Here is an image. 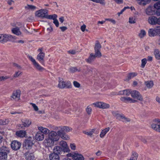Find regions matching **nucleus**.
<instances>
[{"label": "nucleus", "mask_w": 160, "mask_h": 160, "mask_svg": "<svg viewBox=\"0 0 160 160\" xmlns=\"http://www.w3.org/2000/svg\"><path fill=\"white\" fill-rule=\"evenodd\" d=\"M9 152L8 148L6 147L1 148L0 151V159L1 160H6L7 155Z\"/></svg>", "instance_id": "f257e3e1"}, {"label": "nucleus", "mask_w": 160, "mask_h": 160, "mask_svg": "<svg viewBox=\"0 0 160 160\" xmlns=\"http://www.w3.org/2000/svg\"><path fill=\"white\" fill-rule=\"evenodd\" d=\"M48 10L46 9H41L35 12V15L38 17L46 18L48 14Z\"/></svg>", "instance_id": "f03ea898"}, {"label": "nucleus", "mask_w": 160, "mask_h": 160, "mask_svg": "<svg viewBox=\"0 0 160 160\" xmlns=\"http://www.w3.org/2000/svg\"><path fill=\"white\" fill-rule=\"evenodd\" d=\"M28 57L32 62L34 67L36 69L40 71H42L44 70V68L41 67L37 62L35 59H34L31 56L28 55Z\"/></svg>", "instance_id": "7ed1b4c3"}, {"label": "nucleus", "mask_w": 160, "mask_h": 160, "mask_svg": "<svg viewBox=\"0 0 160 160\" xmlns=\"http://www.w3.org/2000/svg\"><path fill=\"white\" fill-rule=\"evenodd\" d=\"M33 138L30 137L25 140L24 146L26 149H30L33 144Z\"/></svg>", "instance_id": "20e7f679"}, {"label": "nucleus", "mask_w": 160, "mask_h": 160, "mask_svg": "<svg viewBox=\"0 0 160 160\" xmlns=\"http://www.w3.org/2000/svg\"><path fill=\"white\" fill-rule=\"evenodd\" d=\"M58 87L61 88H69L71 86V83L70 81H62L59 80L58 84Z\"/></svg>", "instance_id": "39448f33"}, {"label": "nucleus", "mask_w": 160, "mask_h": 160, "mask_svg": "<svg viewBox=\"0 0 160 160\" xmlns=\"http://www.w3.org/2000/svg\"><path fill=\"white\" fill-rule=\"evenodd\" d=\"M131 96L133 98H136L138 100L142 101V98L139 92L137 91L133 90L131 91Z\"/></svg>", "instance_id": "423d86ee"}, {"label": "nucleus", "mask_w": 160, "mask_h": 160, "mask_svg": "<svg viewBox=\"0 0 160 160\" xmlns=\"http://www.w3.org/2000/svg\"><path fill=\"white\" fill-rule=\"evenodd\" d=\"M11 147L13 150H17L20 148L21 143L17 141H13L11 144Z\"/></svg>", "instance_id": "0eeeda50"}, {"label": "nucleus", "mask_w": 160, "mask_h": 160, "mask_svg": "<svg viewBox=\"0 0 160 160\" xmlns=\"http://www.w3.org/2000/svg\"><path fill=\"white\" fill-rule=\"evenodd\" d=\"M112 114L114 116L116 117L117 119H120L119 118H120L123 120L124 122H129L130 121V119L125 117L123 115L119 114L117 112H113Z\"/></svg>", "instance_id": "6e6552de"}, {"label": "nucleus", "mask_w": 160, "mask_h": 160, "mask_svg": "<svg viewBox=\"0 0 160 160\" xmlns=\"http://www.w3.org/2000/svg\"><path fill=\"white\" fill-rule=\"evenodd\" d=\"M5 42L8 41L15 42L17 39V37L15 36H12L10 34H5Z\"/></svg>", "instance_id": "1a4fd4ad"}, {"label": "nucleus", "mask_w": 160, "mask_h": 160, "mask_svg": "<svg viewBox=\"0 0 160 160\" xmlns=\"http://www.w3.org/2000/svg\"><path fill=\"white\" fill-rule=\"evenodd\" d=\"M54 142V141L48 137L44 140L43 144L46 147H51L53 146Z\"/></svg>", "instance_id": "9d476101"}, {"label": "nucleus", "mask_w": 160, "mask_h": 160, "mask_svg": "<svg viewBox=\"0 0 160 160\" xmlns=\"http://www.w3.org/2000/svg\"><path fill=\"white\" fill-rule=\"evenodd\" d=\"M48 137L54 141H58L59 139L57 132L54 131H51L49 134Z\"/></svg>", "instance_id": "9b49d317"}, {"label": "nucleus", "mask_w": 160, "mask_h": 160, "mask_svg": "<svg viewBox=\"0 0 160 160\" xmlns=\"http://www.w3.org/2000/svg\"><path fill=\"white\" fill-rule=\"evenodd\" d=\"M157 123H153L151 125V128L154 130L160 132V119L157 120Z\"/></svg>", "instance_id": "f8f14e48"}, {"label": "nucleus", "mask_w": 160, "mask_h": 160, "mask_svg": "<svg viewBox=\"0 0 160 160\" xmlns=\"http://www.w3.org/2000/svg\"><path fill=\"white\" fill-rule=\"evenodd\" d=\"M24 155L25 159L26 160H33L35 158L33 154L30 152H26Z\"/></svg>", "instance_id": "ddd939ff"}, {"label": "nucleus", "mask_w": 160, "mask_h": 160, "mask_svg": "<svg viewBox=\"0 0 160 160\" xmlns=\"http://www.w3.org/2000/svg\"><path fill=\"white\" fill-rule=\"evenodd\" d=\"M35 138L38 141L42 140L44 138V135L41 132H38L36 134L35 136Z\"/></svg>", "instance_id": "4468645a"}, {"label": "nucleus", "mask_w": 160, "mask_h": 160, "mask_svg": "<svg viewBox=\"0 0 160 160\" xmlns=\"http://www.w3.org/2000/svg\"><path fill=\"white\" fill-rule=\"evenodd\" d=\"M20 92L19 90L14 91L12 93V97L13 99L18 100L20 99Z\"/></svg>", "instance_id": "2eb2a0df"}, {"label": "nucleus", "mask_w": 160, "mask_h": 160, "mask_svg": "<svg viewBox=\"0 0 160 160\" xmlns=\"http://www.w3.org/2000/svg\"><path fill=\"white\" fill-rule=\"evenodd\" d=\"M16 135L17 136L20 138L25 137L27 136L26 131L23 130L17 131L16 133Z\"/></svg>", "instance_id": "dca6fc26"}, {"label": "nucleus", "mask_w": 160, "mask_h": 160, "mask_svg": "<svg viewBox=\"0 0 160 160\" xmlns=\"http://www.w3.org/2000/svg\"><path fill=\"white\" fill-rule=\"evenodd\" d=\"M154 8L157 10L156 15L158 16H160V1L156 2L154 6Z\"/></svg>", "instance_id": "f3484780"}, {"label": "nucleus", "mask_w": 160, "mask_h": 160, "mask_svg": "<svg viewBox=\"0 0 160 160\" xmlns=\"http://www.w3.org/2000/svg\"><path fill=\"white\" fill-rule=\"evenodd\" d=\"M62 152V149L61 147L59 146H56L53 149V153L59 155V154L61 153Z\"/></svg>", "instance_id": "a211bd4d"}, {"label": "nucleus", "mask_w": 160, "mask_h": 160, "mask_svg": "<svg viewBox=\"0 0 160 160\" xmlns=\"http://www.w3.org/2000/svg\"><path fill=\"white\" fill-rule=\"evenodd\" d=\"M44 56L45 54L43 52H40L37 56V59L42 64L43 63V61Z\"/></svg>", "instance_id": "6ab92c4d"}, {"label": "nucleus", "mask_w": 160, "mask_h": 160, "mask_svg": "<svg viewBox=\"0 0 160 160\" xmlns=\"http://www.w3.org/2000/svg\"><path fill=\"white\" fill-rule=\"evenodd\" d=\"M73 156V159L74 160H84V159L82 154L78 153H74Z\"/></svg>", "instance_id": "aec40b11"}, {"label": "nucleus", "mask_w": 160, "mask_h": 160, "mask_svg": "<svg viewBox=\"0 0 160 160\" xmlns=\"http://www.w3.org/2000/svg\"><path fill=\"white\" fill-rule=\"evenodd\" d=\"M121 100L125 102H136V100H133L129 97H122L121 98Z\"/></svg>", "instance_id": "412c9836"}, {"label": "nucleus", "mask_w": 160, "mask_h": 160, "mask_svg": "<svg viewBox=\"0 0 160 160\" xmlns=\"http://www.w3.org/2000/svg\"><path fill=\"white\" fill-rule=\"evenodd\" d=\"M153 8L151 6H149L146 10L145 12L147 14L151 15L154 13V11Z\"/></svg>", "instance_id": "4be33fe9"}, {"label": "nucleus", "mask_w": 160, "mask_h": 160, "mask_svg": "<svg viewBox=\"0 0 160 160\" xmlns=\"http://www.w3.org/2000/svg\"><path fill=\"white\" fill-rule=\"evenodd\" d=\"M49 158L50 160H59L60 158L59 155L55 153H52L49 155Z\"/></svg>", "instance_id": "5701e85b"}, {"label": "nucleus", "mask_w": 160, "mask_h": 160, "mask_svg": "<svg viewBox=\"0 0 160 160\" xmlns=\"http://www.w3.org/2000/svg\"><path fill=\"white\" fill-rule=\"evenodd\" d=\"M22 125L24 127H28L31 123V121L28 119H25L22 121Z\"/></svg>", "instance_id": "b1692460"}, {"label": "nucleus", "mask_w": 160, "mask_h": 160, "mask_svg": "<svg viewBox=\"0 0 160 160\" xmlns=\"http://www.w3.org/2000/svg\"><path fill=\"white\" fill-rule=\"evenodd\" d=\"M12 32L14 34L19 36L22 34L19 28L18 27L13 28L12 29Z\"/></svg>", "instance_id": "393cba45"}, {"label": "nucleus", "mask_w": 160, "mask_h": 160, "mask_svg": "<svg viewBox=\"0 0 160 160\" xmlns=\"http://www.w3.org/2000/svg\"><path fill=\"white\" fill-rule=\"evenodd\" d=\"M96 58L94 55L93 53H91L90 54V56L88 58L86 59V60L87 62L90 63L94 60Z\"/></svg>", "instance_id": "a878e982"}, {"label": "nucleus", "mask_w": 160, "mask_h": 160, "mask_svg": "<svg viewBox=\"0 0 160 160\" xmlns=\"http://www.w3.org/2000/svg\"><path fill=\"white\" fill-rule=\"evenodd\" d=\"M38 129L40 131L39 132H41L44 134H47L49 132V130L47 128H43L42 127H38Z\"/></svg>", "instance_id": "bb28decb"}, {"label": "nucleus", "mask_w": 160, "mask_h": 160, "mask_svg": "<svg viewBox=\"0 0 160 160\" xmlns=\"http://www.w3.org/2000/svg\"><path fill=\"white\" fill-rule=\"evenodd\" d=\"M148 34L150 37H154L157 35L155 28H150L148 31Z\"/></svg>", "instance_id": "cd10ccee"}, {"label": "nucleus", "mask_w": 160, "mask_h": 160, "mask_svg": "<svg viewBox=\"0 0 160 160\" xmlns=\"http://www.w3.org/2000/svg\"><path fill=\"white\" fill-rule=\"evenodd\" d=\"M131 91L130 90H125L120 91L119 94L121 95L128 96L131 94Z\"/></svg>", "instance_id": "c85d7f7f"}, {"label": "nucleus", "mask_w": 160, "mask_h": 160, "mask_svg": "<svg viewBox=\"0 0 160 160\" xmlns=\"http://www.w3.org/2000/svg\"><path fill=\"white\" fill-rule=\"evenodd\" d=\"M109 130L110 128L108 127L102 130L100 135V137L101 138L104 137L106 134L109 131Z\"/></svg>", "instance_id": "c756f323"}, {"label": "nucleus", "mask_w": 160, "mask_h": 160, "mask_svg": "<svg viewBox=\"0 0 160 160\" xmlns=\"http://www.w3.org/2000/svg\"><path fill=\"white\" fill-rule=\"evenodd\" d=\"M145 84L146 87L148 88H151L153 86L154 84L152 81H148L145 82Z\"/></svg>", "instance_id": "7c9ffc66"}, {"label": "nucleus", "mask_w": 160, "mask_h": 160, "mask_svg": "<svg viewBox=\"0 0 160 160\" xmlns=\"http://www.w3.org/2000/svg\"><path fill=\"white\" fill-rule=\"evenodd\" d=\"M25 9L27 10H31L32 11H34L36 9V7L32 5L28 4L25 7Z\"/></svg>", "instance_id": "2f4dec72"}, {"label": "nucleus", "mask_w": 160, "mask_h": 160, "mask_svg": "<svg viewBox=\"0 0 160 160\" xmlns=\"http://www.w3.org/2000/svg\"><path fill=\"white\" fill-rule=\"evenodd\" d=\"M101 48V45L99 42L98 41H97L95 45L94 50H100Z\"/></svg>", "instance_id": "473e14b6"}, {"label": "nucleus", "mask_w": 160, "mask_h": 160, "mask_svg": "<svg viewBox=\"0 0 160 160\" xmlns=\"http://www.w3.org/2000/svg\"><path fill=\"white\" fill-rule=\"evenodd\" d=\"M57 17V16L55 14L50 15H48V14H47L46 18L49 19H52L54 20L56 19Z\"/></svg>", "instance_id": "72a5a7b5"}, {"label": "nucleus", "mask_w": 160, "mask_h": 160, "mask_svg": "<svg viewBox=\"0 0 160 160\" xmlns=\"http://www.w3.org/2000/svg\"><path fill=\"white\" fill-rule=\"evenodd\" d=\"M154 54L157 59H160V51L158 50H155L154 51Z\"/></svg>", "instance_id": "f704fd0d"}, {"label": "nucleus", "mask_w": 160, "mask_h": 160, "mask_svg": "<svg viewBox=\"0 0 160 160\" xmlns=\"http://www.w3.org/2000/svg\"><path fill=\"white\" fill-rule=\"evenodd\" d=\"M138 156V154L134 152H133L132 155L130 160H137Z\"/></svg>", "instance_id": "c9c22d12"}, {"label": "nucleus", "mask_w": 160, "mask_h": 160, "mask_svg": "<svg viewBox=\"0 0 160 160\" xmlns=\"http://www.w3.org/2000/svg\"><path fill=\"white\" fill-rule=\"evenodd\" d=\"M137 75V74L135 72H132L129 73L128 76V80H129L131 79L132 78L136 76Z\"/></svg>", "instance_id": "e433bc0d"}, {"label": "nucleus", "mask_w": 160, "mask_h": 160, "mask_svg": "<svg viewBox=\"0 0 160 160\" xmlns=\"http://www.w3.org/2000/svg\"><path fill=\"white\" fill-rule=\"evenodd\" d=\"M62 130L64 132H68L72 130V128L67 126H64L62 128Z\"/></svg>", "instance_id": "4c0bfd02"}, {"label": "nucleus", "mask_w": 160, "mask_h": 160, "mask_svg": "<svg viewBox=\"0 0 160 160\" xmlns=\"http://www.w3.org/2000/svg\"><path fill=\"white\" fill-rule=\"evenodd\" d=\"M95 54L94 55L96 58H100L102 56V54L100 50H94Z\"/></svg>", "instance_id": "58836bf2"}, {"label": "nucleus", "mask_w": 160, "mask_h": 160, "mask_svg": "<svg viewBox=\"0 0 160 160\" xmlns=\"http://www.w3.org/2000/svg\"><path fill=\"white\" fill-rule=\"evenodd\" d=\"M9 120L8 119H0V125H4L8 124V123Z\"/></svg>", "instance_id": "ea45409f"}, {"label": "nucleus", "mask_w": 160, "mask_h": 160, "mask_svg": "<svg viewBox=\"0 0 160 160\" xmlns=\"http://www.w3.org/2000/svg\"><path fill=\"white\" fill-rule=\"evenodd\" d=\"M146 34V32L145 31L142 30L141 31L140 33L139 34V36L141 38H143Z\"/></svg>", "instance_id": "a19ab883"}, {"label": "nucleus", "mask_w": 160, "mask_h": 160, "mask_svg": "<svg viewBox=\"0 0 160 160\" xmlns=\"http://www.w3.org/2000/svg\"><path fill=\"white\" fill-rule=\"evenodd\" d=\"M110 105L109 104L102 102L101 107V108L105 109L108 108L109 107Z\"/></svg>", "instance_id": "79ce46f5"}, {"label": "nucleus", "mask_w": 160, "mask_h": 160, "mask_svg": "<svg viewBox=\"0 0 160 160\" xmlns=\"http://www.w3.org/2000/svg\"><path fill=\"white\" fill-rule=\"evenodd\" d=\"M5 34H0V42L2 43H5Z\"/></svg>", "instance_id": "37998d69"}, {"label": "nucleus", "mask_w": 160, "mask_h": 160, "mask_svg": "<svg viewBox=\"0 0 160 160\" xmlns=\"http://www.w3.org/2000/svg\"><path fill=\"white\" fill-rule=\"evenodd\" d=\"M59 145L61 146L63 148L64 147H66L67 145V143L66 142L64 141H62L59 142Z\"/></svg>", "instance_id": "c03bdc74"}, {"label": "nucleus", "mask_w": 160, "mask_h": 160, "mask_svg": "<svg viewBox=\"0 0 160 160\" xmlns=\"http://www.w3.org/2000/svg\"><path fill=\"white\" fill-rule=\"evenodd\" d=\"M22 74V72L21 71H16L13 75V77L17 78Z\"/></svg>", "instance_id": "a18cd8bd"}, {"label": "nucleus", "mask_w": 160, "mask_h": 160, "mask_svg": "<svg viewBox=\"0 0 160 160\" xmlns=\"http://www.w3.org/2000/svg\"><path fill=\"white\" fill-rule=\"evenodd\" d=\"M70 71L72 72H74L77 71H79V70H78L77 69L76 67H72L70 68H69Z\"/></svg>", "instance_id": "49530a36"}, {"label": "nucleus", "mask_w": 160, "mask_h": 160, "mask_svg": "<svg viewBox=\"0 0 160 160\" xmlns=\"http://www.w3.org/2000/svg\"><path fill=\"white\" fill-rule=\"evenodd\" d=\"M147 62V60L146 58L143 59L142 60L141 67L143 68Z\"/></svg>", "instance_id": "de8ad7c7"}, {"label": "nucleus", "mask_w": 160, "mask_h": 160, "mask_svg": "<svg viewBox=\"0 0 160 160\" xmlns=\"http://www.w3.org/2000/svg\"><path fill=\"white\" fill-rule=\"evenodd\" d=\"M102 102H98L93 103V104L96 107L99 108H101Z\"/></svg>", "instance_id": "09e8293b"}, {"label": "nucleus", "mask_w": 160, "mask_h": 160, "mask_svg": "<svg viewBox=\"0 0 160 160\" xmlns=\"http://www.w3.org/2000/svg\"><path fill=\"white\" fill-rule=\"evenodd\" d=\"M86 111L88 114H90L91 113L92 111V109L89 106L87 107L86 109Z\"/></svg>", "instance_id": "8fccbe9b"}, {"label": "nucleus", "mask_w": 160, "mask_h": 160, "mask_svg": "<svg viewBox=\"0 0 160 160\" xmlns=\"http://www.w3.org/2000/svg\"><path fill=\"white\" fill-rule=\"evenodd\" d=\"M155 31L156 32V34H160V26H158L156 27L155 28Z\"/></svg>", "instance_id": "3c124183"}, {"label": "nucleus", "mask_w": 160, "mask_h": 160, "mask_svg": "<svg viewBox=\"0 0 160 160\" xmlns=\"http://www.w3.org/2000/svg\"><path fill=\"white\" fill-rule=\"evenodd\" d=\"M61 137L63 139L67 140L69 139V137L65 134H62Z\"/></svg>", "instance_id": "603ef678"}, {"label": "nucleus", "mask_w": 160, "mask_h": 160, "mask_svg": "<svg viewBox=\"0 0 160 160\" xmlns=\"http://www.w3.org/2000/svg\"><path fill=\"white\" fill-rule=\"evenodd\" d=\"M30 104L32 105V106L34 108V109L35 111H37L38 110V107L35 104L32 103H31Z\"/></svg>", "instance_id": "864d4df0"}, {"label": "nucleus", "mask_w": 160, "mask_h": 160, "mask_svg": "<svg viewBox=\"0 0 160 160\" xmlns=\"http://www.w3.org/2000/svg\"><path fill=\"white\" fill-rule=\"evenodd\" d=\"M63 148V151L64 152H68L70 151V150L69 149L68 145H67L66 147H64Z\"/></svg>", "instance_id": "5fc2aeb1"}, {"label": "nucleus", "mask_w": 160, "mask_h": 160, "mask_svg": "<svg viewBox=\"0 0 160 160\" xmlns=\"http://www.w3.org/2000/svg\"><path fill=\"white\" fill-rule=\"evenodd\" d=\"M53 23L55 24L56 27L59 26V22L56 18L53 20Z\"/></svg>", "instance_id": "6e6d98bb"}, {"label": "nucleus", "mask_w": 160, "mask_h": 160, "mask_svg": "<svg viewBox=\"0 0 160 160\" xmlns=\"http://www.w3.org/2000/svg\"><path fill=\"white\" fill-rule=\"evenodd\" d=\"M73 84L74 86L76 88H78L80 87V84L76 81L73 82Z\"/></svg>", "instance_id": "4d7b16f0"}, {"label": "nucleus", "mask_w": 160, "mask_h": 160, "mask_svg": "<svg viewBox=\"0 0 160 160\" xmlns=\"http://www.w3.org/2000/svg\"><path fill=\"white\" fill-rule=\"evenodd\" d=\"M63 132H64L61 129V130H59L57 132V135H58L59 136L61 137L62 135V134H64Z\"/></svg>", "instance_id": "13d9d810"}, {"label": "nucleus", "mask_w": 160, "mask_h": 160, "mask_svg": "<svg viewBox=\"0 0 160 160\" xmlns=\"http://www.w3.org/2000/svg\"><path fill=\"white\" fill-rule=\"evenodd\" d=\"M9 78V77L8 76H6L5 77L2 76L0 77V81H4L8 78Z\"/></svg>", "instance_id": "bf43d9fd"}, {"label": "nucleus", "mask_w": 160, "mask_h": 160, "mask_svg": "<svg viewBox=\"0 0 160 160\" xmlns=\"http://www.w3.org/2000/svg\"><path fill=\"white\" fill-rule=\"evenodd\" d=\"M129 22L130 23H134L135 22V19L133 18H130Z\"/></svg>", "instance_id": "052dcab7"}, {"label": "nucleus", "mask_w": 160, "mask_h": 160, "mask_svg": "<svg viewBox=\"0 0 160 160\" xmlns=\"http://www.w3.org/2000/svg\"><path fill=\"white\" fill-rule=\"evenodd\" d=\"M105 21H108L111 22L114 24H115L116 23L115 21L111 18H106L105 19Z\"/></svg>", "instance_id": "680f3d73"}, {"label": "nucleus", "mask_w": 160, "mask_h": 160, "mask_svg": "<svg viewBox=\"0 0 160 160\" xmlns=\"http://www.w3.org/2000/svg\"><path fill=\"white\" fill-rule=\"evenodd\" d=\"M97 3H99L102 5H105V0H97Z\"/></svg>", "instance_id": "e2e57ef3"}, {"label": "nucleus", "mask_w": 160, "mask_h": 160, "mask_svg": "<svg viewBox=\"0 0 160 160\" xmlns=\"http://www.w3.org/2000/svg\"><path fill=\"white\" fill-rule=\"evenodd\" d=\"M70 147L72 150H74L76 149V145L74 143H71L70 145Z\"/></svg>", "instance_id": "0e129e2a"}, {"label": "nucleus", "mask_w": 160, "mask_h": 160, "mask_svg": "<svg viewBox=\"0 0 160 160\" xmlns=\"http://www.w3.org/2000/svg\"><path fill=\"white\" fill-rule=\"evenodd\" d=\"M86 28V26L85 24L82 25L81 27V29L82 32H84Z\"/></svg>", "instance_id": "69168bd1"}, {"label": "nucleus", "mask_w": 160, "mask_h": 160, "mask_svg": "<svg viewBox=\"0 0 160 160\" xmlns=\"http://www.w3.org/2000/svg\"><path fill=\"white\" fill-rule=\"evenodd\" d=\"M60 28L61 29L62 32H64L67 29V27L65 26L61 27H60Z\"/></svg>", "instance_id": "338daca9"}, {"label": "nucleus", "mask_w": 160, "mask_h": 160, "mask_svg": "<svg viewBox=\"0 0 160 160\" xmlns=\"http://www.w3.org/2000/svg\"><path fill=\"white\" fill-rule=\"evenodd\" d=\"M68 52L70 54H75L76 53V51L75 50H70L68 51Z\"/></svg>", "instance_id": "774afa93"}]
</instances>
